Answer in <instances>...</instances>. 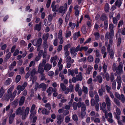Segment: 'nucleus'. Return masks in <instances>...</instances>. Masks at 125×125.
Listing matches in <instances>:
<instances>
[{
  "instance_id": "49",
  "label": "nucleus",
  "mask_w": 125,
  "mask_h": 125,
  "mask_svg": "<svg viewBox=\"0 0 125 125\" xmlns=\"http://www.w3.org/2000/svg\"><path fill=\"white\" fill-rule=\"evenodd\" d=\"M88 60L89 62H92L94 60V58L93 56L91 55L89 56L88 58Z\"/></svg>"
},
{
  "instance_id": "2",
  "label": "nucleus",
  "mask_w": 125,
  "mask_h": 125,
  "mask_svg": "<svg viewBox=\"0 0 125 125\" xmlns=\"http://www.w3.org/2000/svg\"><path fill=\"white\" fill-rule=\"evenodd\" d=\"M123 65L122 62H120L118 67L117 66L116 64L114 63L113 64L112 70L114 72L116 71L117 74L121 75L123 73Z\"/></svg>"
},
{
  "instance_id": "5",
  "label": "nucleus",
  "mask_w": 125,
  "mask_h": 125,
  "mask_svg": "<svg viewBox=\"0 0 125 125\" xmlns=\"http://www.w3.org/2000/svg\"><path fill=\"white\" fill-rule=\"evenodd\" d=\"M31 42L33 45L39 47L41 45L42 39L41 38L38 39H36L33 40H31Z\"/></svg>"
},
{
  "instance_id": "3",
  "label": "nucleus",
  "mask_w": 125,
  "mask_h": 125,
  "mask_svg": "<svg viewBox=\"0 0 125 125\" xmlns=\"http://www.w3.org/2000/svg\"><path fill=\"white\" fill-rule=\"evenodd\" d=\"M114 36V32H107L105 34V39L106 42H108V44H110V42H112V45L113 44V41L112 39Z\"/></svg>"
},
{
  "instance_id": "40",
  "label": "nucleus",
  "mask_w": 125,
  "mask_h": 125,
  "mask_svg": "<svg viewBox=\"0 0 125 125\" xmlns=\"http://www.w3.org/2000/svg\"><path fill=\"white\" fill-rule=\"evenodd\" d=\"M42 114L43 115H47L49 113V111H47V109L45 108L43 109L42 110Z\"/></svg>"
},
{
  "instance_id": "62",
  "label": "nucleus",
  "mask_w": 125,
  "mask_h": 125,
  "mask_svg": "<svg viewBox=\"0 0 125 125\" xmlns=\"http://www.w3.org/2000/svg\"><path fill=\"white\" fill-rule=\"evenodd\" d=\"M60 86L61 89L63 91H64L66 88V87L65 85L63 83H61Z\"/></svg>"
},
{
  "instance_id": "31",
  "label": "nucleus",
  "mask_w": 125,
  "mask_h": 125,
  "mask_svg": "<svg viewBox=\"0 0 125 125\" xmlns=\"http://www.w3.org/2000/svg\"><path fill=\"white\" fill-rule=\"evenodd\" d=\"M31 76H33L36 74H37V71L35 69H33L30 73Z\"/></svg>"
},
{
  "instance_id": "58",
  "label": "nucleus",
  "mask_w": 125,
  "mask_h": 125,
  "mask_svg": "<svg viewBox=\"0 0 125 125\" xmlns=\"http://www.w3.org/2000/svg\"><path fill=\"white\" fill-rule=\"evenodd\" d=\"M94 35L95 36V39L96 40H98L99 37V33L96 32L94 33Z\"/></svg>"
},
{
  "instance_id": "18",
  "label": "nucleus",
  "mask_w": 125,
  "mask_h": 125,
  "mask_svg": "<svg viewBox=\"0 0 125 125\" xmlns=\"http://www.w3.org/2000/svg\"><path fill=\"white\" fill-rule=\"evenodd\" d=\"M57 118L58 120L57 122V124L59 125L61 124L63 121V119L62 118V116L61 115H57Z\"/></svg>"
},
{
  "instance_id": "23",
  "label": "nucleus",
  "mask_w": 125,
  "mask_h": 125,
  "mask_svg": "<svg viewBox=\"0 0 125 125\" xmlns=\"http://www.w3.org/2000/svg\"><path fill=\"white\" fill-rule=\"evenodd\" d=\"M102 81L103 78L100 75L97 76L96 77V79L94 80V81H97L99 83H101L102 82Z\"/></svg>"
},
{
  "instance_id": "56",
  "label": "nucleus",
  "mask_w": 125,
  "mask_h": 125,
  "mask_svg": "<svg viewBox=\"0 0 125 125\" xmlns=\"http://www.w3.org/2000/svg\"><path fill=\"white\" fill-rule=\"evenodd\" d=\"M114 25L112 24H111L109 25L110 31L114 32L113 30Z\"/></svg>"
},
{
  "instance_id": "10",
  "label": "nucleus",
  "mask_w": 125,
  "mask_h": 125,
  "mask_svg": "<svg viewBox=\"0 0 125 125\" xmlns=\"http://www.w3.org/2000/svg\"><path fill=\"white\" fill-rule=\"evenodd\" d=\"M55 2L54 1H53L52 3L51 7L53 11L57 12L58 11L59 6L58 4L55 5Z\"/></svg>"
},
{
  "instance_id": "44",
  "label": "nucleus",
  "mask_w": 125,
  "mask_h": 125,
  "mask_svg": "<svg viewBox=\"0 0 125 125\" xmlns=\"http://www.w3.org/2000/svg\"><path fill=\"white\" fill-rule=\"evenodd\" d=\"M42 46L44 48H47L48 47L47 42V41H43Z\"/></svg>"
},
{
  "instance_id": "63",
  "label": "nucleus",
  "mask_w": 125,
  "mask_h": 125,
  "mask_svg": "<svg viewBox=\"0 0 125 125\" xmlns=\"http://www.w3.org/2000/svg\"><path fill=\"white\" fill-rule=\"evenodd\" d=\"M81 112H85L86 109V107L85 104H83L81 106Z\"/></svg>"
},
{
  "instance_id": "46",
  "label": "nucleus",
  "mask_w": 125,
  "mask_h": 125,
  "mask_svg": "<svg viewBox=\"0 0 125 125\" xmlns=\"http://www.w3.org/2000/svg\"><path fill=\"white\" fill-rule=\"evenodd\" d=\"M109 5L108 3H106L105 6V10L106 12H108L109 11Z\"/></svg>"
},
{
  "instance_id": "9",
  "label": "nucleus",
  "mask_w": 125,
  "mask_h": 125,
  "mask_svg": "<svg viewBox=\"0 0 125 125\" xmlns=\"http://www.w3.org/2000/svg\"><path fill=\"white\" fill-rule=\"evenodd\" d=\"M67 4L65 3L64 5V7L62 6H61L58 9V10L59 12L61 13H62L63 14H64L65 11L67 9Z\"/></svg>"
},
{
  "instance_id": "64",
  "label": "nucleus",
  "mask_w": 125,
  "mask_h": 125,
  "mask_svg": "<svg viewBox=\"0 0 125 125\" xmlns=\"http://www.w3.org/2000/svg\"><path fill=\"white\" fill-rule=\"evenodd\" d=\"M72 118L73 120L75 121H77L78 120L77 116L76 114L73 115Z\"/></svg>"
},
{
  "instance_id": "26",
  "label": "nucleus",
  "mask_w": 125,
  "mask_h": 125,
  "mask_svg": "<svg viewBox=\"0 0 125 125\" xmlns=\"http://www.w3.org/2000/svg\"><path fill=\"white\" fill-rule=\"evenodd\" d=\"M18 103V100L16 99L11 103V104L14 108H15L17 105Z\"/></svg>"
},
{
  "instance_id": "43",
  "label": "nucleus",
  "mask_w": 125,
  "mask_h": 125,
  "mask_svg": "<svg viewBox=\"0 0 125 125\" xmlns=\"http://www.w3.org/2000/svg\"><path fill=\"white\" fill-rule=\"evenodd\" d=\"M76 26L75 23H72V22H70L69 23V27H71L72 29H73Z\"/></svg>"
},
{
  "instance_id": "38",
  "label": "nucleus",
  "mask_w": 125,
  "mask_h": 125,
  "mask_svg": "<svg viewBox=\"0 0 125 125\" xmlns=\"http://www.w3.org/2000/svg\"><path fill=\"white\" fill-rule=\"evenodd\" d=\"M12 82V80L11 78H8L6 81L5 84L6 85H8L10 84Z\"/></svg>"
},
{
  "instance_id": "21",
  "label": "nucleus",
  "mask_w": 125,
  "mask_h": 125,
  "mask_svg": "<svg viewBox=\"0 0 125 125\" xmlns=\"http://www.w3.org/2000/svg\"><path fill=\"white\" fill-rule=\"evenodd\" d=\"M80 36L81 34L79 31L74 33L73 35V40H76L78 37Z\"/></svg>"
},
{
  "instance_id": "24",
  "label": "nucleus",
  "mask_w": 125,
  "mask_h": 125,
  "mask_svg": "<svg viewBox=\"0 0 125 125\" xmlns=\"http://www.w3.org/2000/svg\"><path fill=\"white\" fill-rule=\"evenodd\" d=\"M100 19L103 21H105L108 20V18L105 14L103 13L101 16Z\"/></svg>"
},
{
  "instance_id": "29",
  "label": "nucleus",
  "mask_w": 125,
  "mask_h": 125,
  "mask_svg": "<svg viewBox=\"0 0 125 125\" xmlns=\"http://www.w3.org/2000/svg\"><path fill=\"white\" fill-rule=\"evenodd\" d=\"M67 88H68V89L69 91V92H71L74 91V87L72 84H70L68 87H67Z\"/></svg>"
},
{
  "instance_id": "57",
  "label": "nucleus",
  "mask_w": 125,
  "mask_h": 125,
  "mask_svg": "<svg viewBox=\"0 0 125 125\" xmlns=\"http://www.w3.org/2000/svg\"><path fill=\"white\" fill-rule=\"evenodd\" d=\"M90 115L92 116L95 115V116L96 117H98L99 116V114L98 113H97L96 114L95 112L94 111H92L90 113Z\"/></svg>"
},
{
  "instance_id": "32",
  "label": "nucleus",
  "mask_w": 125,
  "mask_h": 125,
  "mask_svg": "<svg viewBox=\"0 0 125 125\" xmlns=\"http://www.w3.org/2000/svg\"><path fill=\"white\" fill-rule=\"evenodd\" d=\"M93 67L90 65L88 66V68L86 69V72L87 73L89 74L90 73V72L91 71Z\"/></svg>"
},
{
  "instance_id": "60",
  "label": "nucleus",
  "mask_w": 125,
  "mask_h": 125,
  "mask_svg": "<svg viewBox=\"0 0 125 125\" xmlns=\"http://www.w3.org/2000/svg\"><path fill=\"white\" fill-rule=\"evenodd\" d=\"M94 98L95 100L96 103H98L99 101V97L97 94H96L94 97Z\"/></svg>"
},
{
  "instance_id": "47",
  "label": "nucleus",
  "mask_w": 125,
  "mask_h": 125,
  "mask_svg": "<svg viewBox=\"0 0 125 125\" xmlns=\"http://www.w3.org/2000/svg\"><path fill=\"white\" fill-rule=\"evenodd\" d=\"M21 79V76L20 75H17L16 77L15 82L17 83H18Z\"/></svg>"
},
{
  "instance_id": "1",
  "label": "nucleus",
  "mask_w": 125,
  "mask_h": 125,
  "mask_svg": "<svg viewBox=\"0 0 125 125\" xmlns=\"http://www.w3.org/2000/svg\"><path fill=\"white\" fill-rule=\"evenodd\" d=\"M25 107H19L16 111L15 113L16 115H20L22 116V119L23 120L25 119L28 116L30 111L29 107H27L24 110Z\"/></svg>"
},
{
  "instance_id": "45",
  "label": "nucleus",
  "mask_w": 125,
  "mask_h": 125,
  "mask_svg": "<svg viewBox=\"0 0 125 125\" xmlns=\"http://www.w3.org/2000/svg\"><path fill=\"white\" fill-rule=\"evenodd\" d=\"M53 96L54 97L57 96L58 94V93L57 92V89L56 88H54L53 89Z\"/></svg>"
},
{
  "instance_id": "53",
  "label": "nucleus",
  "mask_w": 125,
  "mask_h": 125,
  "mask_svg": "<svg viewBox=\"0 0 125 125\" xmlns=\"http://www.w3.org/2000/svg\"><path fill=\"white\" fill-rule=\"evenodd\" d=\"M117 0L115 3V5L116 6H117L119 8L120 7L121 4V2L120 0L119 1Z\"/></svg>"
},
{
  "instance_id": "54",
  "label": "nucleus",
  "mask_w": 125,
  "mask_h": 125,
  "mask_svg": "<svg viewBox=\"0 0 125 125\" xmlns=\"http://www.w3.org/2000/svg\"><path fill=\"white\" fill-rule=\"evenodd\" d=\"M114 102L115 104L118 106H119L120 105V103L119 101L116 98H115L114 99Z\"/></svg>"
},
{
  "instance_id": "27",
  "label": "nucleus",
  "mask_w": 125,
  "mask_h": 125,
  "mask_svg": "<svg viewBox=\"0 0 125 125\" xmlns=\"http://www.w3.org/2000/svg\"><path fill=\"white\" fill-rule=\"evenodd\" d=\"M68 74L69 75H71L72 76L74 77L75 76V74L74 73L73 69L71 70L69 69L68 70Z\"/></svg>"
},
{
  "instance_id": "37",
  "label": "nucleus",
  "mask_w": 125,
  "mask_h": 125,
  "mask_svg": "<svg viewBox=\"0 0 125 125\" xmlns=\"http://www.w3.org/2000/svg\"><path fill=\"white\" fill-rule=\"evenodd\" d=\"M82 91L85 94H87L88 93V88L84 86H83L82 88Z\"/></svg>"
},
{
  "instance_id": "42",
  "label": "nucleus",
  "mask_w": 125,
  "mask_h": 125,
  "mask_svg": "<svg viewBox=\"0 0 125 125\" xmlns=\"http://www.w3.org/2000/svg\"><path fill=\"white\" fill-rule=\"evenodd\" d=\"M30 78V81L32 80V83H33L36 81L37 79V77L36 76H34L33 77L31 76Z\"/></svg>"
},
{
  "instance_id": "61",
  "label": "nucleus",
  "mask_w": 125,
  "mask_h": 125,
  "mask_svg": "<svg viewBox=\"0 0 125 125\" xmlns=\"http://www.w3.org/2000/svg\"><path fill=\"white\" fill-rule=\"evenodd\" d=\"M116 82L114 81L113 82L112 85V88L113 89L115 90L116 89Z\"/></svg>"
},
{
  "instance_id": "8",
  "label": "nucleus",
  "mask_w": 125,
  "mask_h": 125,
  "mask_svg": "<svg viewBox=\"0 0 125 125\" xmlns=\"http://www.w3.org/2000/svg\"><path fill=\"white\" fill-rule=\"evenodd\" d=\"M36 85L35 86V90H36L37 88H42V90L43 91H45L46 89L47 88L46 85L44 83H42L40 84L39 85L38 83H36Z\"/></svg>"
},
{
  "instance_id": "33",
  "label": "nucleus",
  "mask_w": 125,
  "mask_h": 125,
  "mask_svg": "<svg viewBox=\"0 0 125 125\" xmlns=\"http://www.w3.org/2000/svg\"><path fill=\"white\" fill-rule=\"evenodd\" d=\"M49 35L48 33L43 34L42 37V38L43 41H47L49 37Z\"/></svg>"
},
{
  "instance_id": "20",
  "label": "nucleus",
  "mask_w": 125,
  "mask_h": 125,
  "mask_svg": "<svg viewBox=\"0 0 125 125\" xmlns=\"http://www.w3.org/2000/svg\"><path fill=\"white\" fill-rule=\"evenodd\" d=\"M25 98L23 96H22L21 98L19 101V106L22 105L24 102Z\"/></svg>"
},
{
  "instance_id": "7",
  "label": "nucleus",
  "mask_w": 125,
  "mask_h": 125,
  "mask_svg": "<svg viewBox=\"0 0 125 125\" xmlns=\"http://www.w3.org/2000/svg\"><path fill=\"white\" fill-rule=\"evenodd\" d=\"M105 101L108 110L109 111L110 110V106L111 105V100L108 95H106L105 96Z\"/></svg>"
},
{
  "instance_id": "28",
  "label": "nucleus",
  "mask_w": 125,
  "mask_h": 125,
  "mask_svg": "<svg viewBox=\"0 0 125 125\" xmlns=\"http://www.w3.org/2000/svg\"><path fill=\"white\" fill-rule=\"evenodd\" d=\"M14 88V85L11 86V87L8 90L7 92L8 94L12 95V91Z\"/></svg>"
},
{
  "instance_id": "48",
  "label": "nucleus",
  "mask_w": 125,
  "mask_h": 125,
  "mask_svg": "<svg viewBox=\"0 0 125 125\" xmlns=\"http://www.w3.org/2000/svg\"><path fill=\"white\" fill-rule=\"evenodd\" d=\"M25 88L22 85H19L17 86L16 89L17 90H19L20 89L21 91H22L24 90Z\"/></svg>"
},
{
  "instance_id": "55",
  "label": "nucleus",
  "mask_w": 125,
  "mask_h": 125,
  "mask_svg": "<svg viewBox=\"0 0 125 125\" xmlns=\"http://www.w3.org/2000/svg\"><path fill=\"white\" fill-rule=\"evenodd\" d=\"M62 31L61 30H60L58 33V39L63 38L62 34Z\"/></svg>"
},
{
  "instance_id": "4",
  "label": "nucleus",
  "mask_w": 125,
  "mask_h": 125,
  "mask_svg": "<svg viewBox=\"0 0 125 125\" xmlns=\"http://www.w3.org/2000/svg\"><path fill=\"white\" fill-rule=\"evenodd\" d=\"M110 42V44H108V42H105V46L107 47V51L108 53H109V55L111 59H112L114 57V52L113 50L111 49V46L112 45V42Z\"/></svg>"
},
{
  "instance_id": "34",
  "label": "nucleus",
  "mask_w": 125,
  "mask_h": 125,
  "mask_svg": "<svg viewBox=\"0 0 125 125\" xmlns=\"http://www.w3.org/2000/svg\"><path fill=\"white\" fill-rule=\"evenodd\" d=\"M103 72L104 73H106L107 69V65L105 63H104L102 66Z\"/></svg>"
},
{
  "instance_id": "51",
  "label": "nucleus",
  "mask_w": 125,
  "mask_h": 125,
  "mask_svg": "<svg viewBox=\"0 0 125 125\" xmlns=\"http://www.w3.org/2000/svg\"><path fill=\"white\" fill-rule=\"evenodd\" d=\"M82 31L83 33L84 34L87 32L85 25H84L83 26L82 28Z\"/></svg>"
},
{
  "instance_id": "16",
  "label": "nucleus",
  "mask_w": 125,
  "mask_h": 125,
  "mask_svg": "<svg viewBox=\"0 0 125 125\" xmlns=\"http://www.w3.org/2000/svg\"><path fill=\"white\" fill-rule=\"evenodd\" d=\"M52 67V65L48 63H47L44 66V69L46 72H48L51 69Z\"/></svg>"
},
{
  "instance_id": "30",
  "label": "nucleus",
  "mask_w": 125,
  "mask_h": 125,
  "mask_svg": "<svg viewBox=\"0 0 125 125\" xmlns=\"http://www.w3.org/2000/svg\"><path fill=\"white\" fill-rule=\"evenodd\" d=\"M118 99L119 100H120L123 103H124L125 101V97L124 95L123 94H121L120 95Z\"/></svg>"
},
{
  "instance_id": "22",
  "label": "nucleus",
  "mask_w": 125,
  "mask_h": 125,
  "mask_svg": "<svg viewBox=\"0 0 125 125\" xmlns=\"http://www.w3.org/2000/svg\"><path fill=\"white\" fill-rule=\"evenodd\" d=\"M53 88L52 87H49L47 89L46 92L47 93H48V95L50 96L51 95L52 92L53 91Z\"/></svg>"
},
{
  "instance_id": "50",
  "label": "nucleus",
  "mask_w": 125,
  "mask_h": 125,
  "mask_svg": "<svg viewBox=\"0 0 125 125\" xmlns=\"http://www.w3.org/2000/svg\"><path fill=\"white\" fill-rule=\"evenodd\" d=\"M31 113L30 115V119L32 120L33 116L36 114V111H32V112H30Z\"/></svg>"
},
{
  "instance_id": "15",
  "label": "nucleus",
  "mask_w": 125,
  "mask_h": 125,
  "mask_svg": "<svg viewBox=\"0 0 125 125\" xmlns=\"http://www.w3.org/2000/svg\"><path fill=\"white\" fill-rule=\"evenodd\" d=\"M104 73H101V75L102 76L104 79L106 78L107 81H109L110 79L109 74L107 73H106L105 74Z\"/></svg>"
},
{
  "instance_id": "17",
  "label": "nucleus",
  "mask_w": 125,
  "mask_h": 125,
  "mask_svg": "<svg viewBox=\"0 0 125 125\" xmlns=\"http://www.w3.org/2000/svg\"><path fill=\"white\" fill-rule=\"evenodd\" d=\"M75 77L77 80V81H81L83 79L82 73L81 72H79L78 74L76 75Z\"/></svg>"
},
{
  "instance_id": "25",
  "label": "nucleus",
  "mask_w": 125,
  "mask_h": 125,
  "mask_svg": "<svg viewBox=\"0 0 125 125\" xmlns=\"http://www.w3.org/2000/svg\"><path fill=\"white\" fill-rule=\"evenodd\" d=\"M11 96V95L8 94L6 95L5 94L3 96V99L6 101H8L9 100Z\"/></svg>"
},
{
  "instance_id": "13",
  "label": "nucleus",
  "mask_w": 125,
  "mask_h": 125,
  "mask_svg": "<svg viewBox=\"0 0 125 125\" xmlns=\"http://www.w3.org/2000/svg\"><path fill=\"white\" fill-rule=\"evenodd\" d=\"M71 54L73 55V57H75L77 55V52L74 47H73L71 48L70 49Z\"/></svg>"
},
{
  "instance_id": "59",
  "label": "nucleus",
  "mask_w": 125,
  "mask_h": 125,
  "mask_svg": "<svg viewBox=\"0 0 125 125\" xmlns=\"http://www.w3.org/2000/svg\"><path fill=\"white\" fill-rule=\"evenodd\" d=\"M85 115L86 113L85 112H81V115L79 116L80 118L81 119H83L85 116Z\"/></svg>"
},
{
  "instance_id": "36",
  "label": "nucleus",
  "mask_w": 125,
  "mask_h": 125,
  "mask_svg": "<svg viewBox=\"0 0 125 125\" xmlns=\"http://www.w3.org/2000/svg\"><path fill=\"white\" fill-rule=\"evenodd\" d=\"M5 92V91L2 86L0 89V98L2 97Z\"/></svg>"
},
{
  "instance_id": "14",
  "label": "nucleus",
  "mask_w": 125,
  "mask_h": 125,
  "mask_svg": "<svg viewBox=\"0 0 125 125\" xmlns=\"http://www.w3.org/2000/svg\"><path fill=\"white\" fill-rule=\"evenodd\" d=\"M116 80L118 84L117 88V89L119 90L121 87V84L122 83V81L121 77L120 76H117V78Z\"/></svg>"
},
{
  "instance_id": "11",
  "label": "nucleus",
  "mask_w": 125,
  "mask_h": 125,
  "mask_svg": "<svg viewBox=\"0 0 125 125\" xmlns=\"http://www.w3.org/2000/svg\"><path fill=\"white\" fill-rule=\"evenodd\" d=\"M105 87L103 85H102L101 86V88L98 90V93L100 96H102L103 94L105 92Z\"/></svg>"
},
{
  "instance_id": "39",
  "label": "nucleus",
  "mask_w": 125,
  "mask_h": 125,
  "mask_svg": "<svg viewBox=\"0 0 125 125\" xmlns=\"http://www.w3.org/2000/svg\"><path fill=\"white\" fill-rule=\"evenodd\" d=\"M66 58V61L68 62H70L71 63H73L74 62V60L71 59V57L70 56L67 57Z\"/></svg>"
},
{
  "instance_id": "41",
  "label": "nucleus",
  "mask_w": 125,
  "mask_h": 125,
  "mask_svg": "<svg viewBox=\"0 0 125 125\" xmlns=\"http://www.w3.org/2000/svg\"><path fill=\"white\" fill-rule=\"evenodd\" d=\"M70 13L69 12H68L66 15L65 18V21L67 23L69 20L70 18Z\"/></svg>"
},
{
  "instance_id": "52",
  "label": "nucleus",
  "mask_w": 125,
  "mask_h": 125,
  "mask_svg": "<svg viewBox=\"0 0 125 125\" xmlns=\"http://www.w3.org/2000/svg\"><path fill=\"white\" fill-rule=\"evenodd\" d=\"M105 88L108 93L111 92V88L110 86H108L107 85H106L105 86Z\"/></svg>"
},
{
  "instance_id": "35",
  "label": "nucleus",
  "mask_w": 125,
  "mask_h": 125,
  "mask_svg": "<svg viewBox=\"0 0 125 125\" xmlns=\"http://www.w3.org/2000/svg\"><path fill=\"white\" fill-rule=\"evenodd\" d=\"M39 76L41 77L40 80L41 81H42L44 80H45V81L46 80V79L45 78V74L44 73L40 74Z\"/></svg>"
},
{
  "instance_id": "19",
  "label": "nucleus",
  "mask_w": 125,
  "mask_h": 125,
  "mask_svg": "<svg viewBox=\"0 0 125 125\" xmlns=\"http://www.w3.org/2000/svg\"><path fill=\"white\" fill-rule=\"evenodd\" d=\"M42 22H40L38 24H36L34 27V30H37L38 31H40L41 29Z\"/></svg>"
},
{
  "instance_id": "12",
  "label": "nucleus",
  "mask_w": 125,
  "mask_h": 125,
  "mask_svg": "<svg viewBox=\"0 0 125 125\" xmlns=\"http://www.w3.org/2000/svg\"><path fill=\"white\" fill-rule=\"evenodd\" d=\"M43 67L42 66L41 64H39L38 69L37 71V72L38 73L41 74L43 73L44 72V68H43Z\"/></svg>"
},
{
  "instance_id": "6",
  "label": "nucleus",
  "mask_w": 125,
  "mask_h": 125,
  "mask_svg": "<svg viewBox=\"0 0 125 125\" xmlns=\"http://www.w3.org/2000/svg\"><path fill=\"white\" fill-rule=\"evenodd\" d=\"M100 109L103 111V112L104 113L105 116L106 118H107L108 117L107 115V111L106 110V105L105 103L104 102H103L102 104H100Z\"/></svg>"
}]
</instances>
